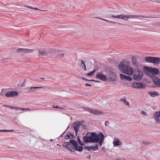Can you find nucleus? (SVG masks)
I'll return each instance as SVG.
<instances>
[{"instance_id": "f257e3e1", "label": "nucleus", "mask_w": 160, "mask_h": 160, "mask_svg": "<svg viewBox=\"0 0 160 160\" xmlns=\"http://www.w3.org/2000/svg\"><path fill=\"white\" fill-rule=\"evenodd\" d=\"M104 138V135L101 132L96 133L95 132H87L86 135L83 138V141L85 143L88 142H98L100 146Z\"/></svg>"}, {"instance_id": "f03ea898", "label": "nucleus", "mask_w": 160, "mask_h": 160, "mask_svg": "<svg viewBox=\"0 0 160 160\" xmlns=\"http://www.w3.org/2000/svg\"><path fill=\"white\" fill-rule=\"evenodd\" d=\"M63 146L72 152H74L76 150L81 152L83 150V147L78 145L77 141L74 140H70L69 142H65L63 144Z\"/></svg>"}, {"instance_id": "7ed1b4c3", "label": "nucleus", "mask_w": 160, "mask_h": 160, "mask_svg": "<svg viewBox=\"0 0 160 160\" xmlns=\"http://www.w3.org/2000/svg\"><path fill=\"white\" fill-rule=\"evenodd\" d=\"M119 68L122 72L128 75H132L134 72L133 68L131 67L122 62L119 64Z\"/></svg>"}, {"instance_id": "20e7f679", "label": "nucleus", "mask_w": 160, "mask_h": 160, "mask_svg": "<svg viewBox=\"0 0 160 160\" xmlns=\"http://www.w3.org/2000/svg\"><path fill=\"white\" fill-rule=\"evenodd\" d=\"M111 17L112 18H119L124 20H127L128 19L132 18H138L139 17H143L142 16H138V15H128L124 16L122 14L117 15V16H115L114 15H112Z\"/></svg>"}, {"instance_id": "39448f33", "label": "nucleus", "mask_w": 160, "mask_h": 160, "mask_svg": "<svg viewBox=\"0 0 160 160\" xmlns=\"http://www.w3.org/2000/svg\"><path fill=\"white\" fill-rule=\"evenodd\" d=\"M143 72L140 69L138 68L135 70L134 74L133 75L134 80L138 81L140 80L143 78Z\"/></svg>"}, {"instance_id": "423d86ee", "label": "nucleus", "mask_w": 160, "mask_h": 160, "mask_svg": "<svg viewBox=\"0 0 160 160\" xmlns=\"http://www.w3.org/2000/svg\"><path fill=\"white\" fill-rule=\"evenodd\" d=\"M146 70L148 71V73H152V75H157L159 73L158 69L156 68L146 67Z\"/></svg>"}, {"instance_id": "0eeeda50", "label": "nucleus", "mask_w": 160, "mask_h": 160, "mask_svg": "<svg viewBox=\"0 0 160 160\" xmlns=\"http://www.w3.org/2000/svg\"><path fill=\"white\" fill-rule=\"evenodd\" d=\"M96 77L97 78L103 81H105L107 79L106 76L104 75L102 72H98L97 74Z\"/></svg>"}, {"instance_id": "6e6552de", "label": "nucleus", "mask_w": 160, "mask_h": 160, "mask_svg": "<svg viewBox=\"0 0 160 160\" xmlns=\"http://www.w3.org/2000/svg\"><path fill=\"white\" fill-rule=\"evenodd\" d=\"M18 94V92L17 91H12L7 92L5 96L7 97H14L17 96Z\"/></svg>"}, {"instance_id": "1a4fd4ad", "label": "nucleus", "mask_w": 160, "mask_h": 160, "mask_svg": "<svg viewBox=\"0 0 160 160\" xmlns=\"http://www.w3.org/2000/svg\"><path fill=\"white\" fill-rule=\"evenodd\" d=\"M87 111L89 112L90 113H92L95 114H102L103 112H102L97 110L95 109H91L89 108H87L86 109Z\"/></svg>"}, {"instance_id": "9d476101", "label": "nucleus", "mask_w": 160, "mask_h": 160, "mask_svg": "<svg viewBox=\"0 0 160 160\" xmlns=\"http://www.w3.org/2000/svg\"><path fill=\"white\" fill-rule=\"evenodd\" d=\"M154 117L156 122L159 123L160 120V111L156 112L154 115Z\"/></svg>"}, {"instance_id": "9b49d317", "label": "nucleus", "mask_w": 160, "mask_h": 160, "mask_svg": "<svg viewBox=\"0 0 160 160\" xmlns=\"http://www.w3.org/2000/svg\"><path fill=\"white\" fill-rule=\"evenodd\" d=\"M120 78L122 80L126 79L129 81H131L132 79L131 77L126 76L122 74H120Z\"/></svg>"}, {"instance_id": "f8f14e48", "label": "nucleus", "mask_w": 160, "mask_h": 160, "mask_svg": "<svg viewBox=\"0 0 160 160\" xmlns=\"http://www.w3.org/2000/svg\"><path fill=\"white\" fill-rule=\"evenodd\" d=\"M81 125L80 122H77V123H75L73 125V128L76 132L77 133L78 132V129L80 127V126Z\"/></svg>"}, {"instance_id": "ddd939ff", "label": "nucleus", "mask_w": 160, "mask_h": 160, "mask_svg": "<svg viewBox=\"0 0 160 160\" xmlns=\"http://www.w3.org/2000/svg\"><path fill=\"white\" fill-rule=\"evenodd\" d=\"M151 63L154 64H158L160 61V58L158 57H153Z\"/></svg>"}, {"instance_id": "4468645a", "label": "nucleus", "mask_w": 160, "mask_h": 160, "mask_svg": "<svg viewBox=\"0 0 160 160\" xmlns=\"http://www.w3.org/2000/svg\"><path fill=\"white\" fill-rule=\"evenodd\" d=\"M132 86V87L135 88H140L141 87L142 84L140 82H133Z\"/></svg>"}, {"instance_id": "2eb2a0df", "label": "nucleus", "mask_w": 160, "mask_h": 160, "mask_svg": "<svg viewBox=\"0 0 160 160\" xmlns=\"http://www.w3.org/2000/svg\"><path fill=\"white\" fill-rule=\"evenodd\" d=\"M109 77L112 81H115L116 79V77L115 73L110 72L109 75Z\"/></svg>"}, {"instance_id": "dca6fc26", "label": "nucleus", "mask_w": 160, "mask_h": 160, "mask_svg": "<svg viewBox=\"0 0 160 160\" xmlns=\"http://www.w3.org/2000/svg\"><path fill=\"white\" fill-rule=\"evenodd\" d=\"M73 137V135L70 132L67 133L66 135L64 136V138L66 139H72Z\"/></svg>"}, {"instance_id": "f3484780", "label": "nucleus", "mask_w": 160, "mask_h": 160, "mask_svg": "<svg viewBox=\"0 0 160 160\" xmlns=\"http://www.w3.org/2000/svg\"><path fill=\"white\" fill-rule=\"evenodd\" d=\"M153 82L155 84L160 87V79L158 78H156L154 79Z\"/></svg>"}, {"instance_id": "a211bd4d", "label": "nucleus", "mask_w": 160, "mask_h": 160, "mask_svg": "<svg viewBox=\"0 0 160 160\" xmlns=\"http://www.w3.org/2000/svg\"><path fill=\"white\" fill-rule=\"evenodd\" d=\"M132 65L134 66L137 67L138 66V62L136 59L134 57H132Z\"/></svg>"}, {"instance_id": "6ab92c4d", "label": "nucleus", "mask_w": 160, "mask_h": 160, "mask_svg": "<svg viewBox=\"0 0 160 160\" xmlns=\"http://www.w3.org/2000/svg\"><path fill=\"white\" fill-rule=\"evenodd\" d=\"M120 100L122 101V102L124 103L125 105H126L128 106H129L130 104L128 101L126 100V99H121Z\"/></svg>"}, {"instance_id": "aec40b11", "label": "nucleus", "mask_w": 160, "mask_h": 160, "mask_svg": "<svg viewBox=\"0 0 160 160\" xmlns=\"http://www.w3.org/2000/svg\"><path fill=\"white\" fill-rule=\"evenodd\" d=\"M47 54L46 52L43 50H39V56L45 55Z\"/></svg>"}, {"instance_id": "412c9836", "label": "nucleus", "mask_w": 160, "mask_h": 160, "mask_svg": "<svg viewBox=\"0 0 160 160\" xmlns=\"http://www.w3.org/2000/svg\"><path fill=\"white\" fill-rule=\"evenodd\" d=\"M153 57H146L145 58V60L147 62L151 63Z\"/></svg>"}, {"instance_id": "4be33fe9", "label": "nucleus", "mask_w": 160, "mask_h": 160, "mask_svg": "<svg viewBox=\"0 0 160 160\" xmlns=\"http://www.w3.org/2000/svg\"><path fill=\"white\" fill-rule=\"evenodd\" d=\"M150 94L152 97H154L156 95H158L159 94L158 92L155 91L150 92H149Z\"/></svg>"}, {"instance_id": "5701e85b", "label": "nucleus", "mask_w": 160, "mask_h": 160, "mask_svg": "<svg viewBox=\"0 0 160 160\" xmlns=\"http://www.w3.org/2000/svg\"><path fill=\"white\" fill-rule=\"evenodd\" d=\"M24 50V52L25 53H29L31 52L34 50H32L31 49H29L28 48H24L23 49Z\"/></svg>"}, {"instance_id": "b1692460", "label": "nucleus", "mask_w": 160, "mask_h": 160, "mask_svg": "<svg viewBox=\"0 0 160 160\" xmlns=\"http://www.w3.org/2000/svg\"><path fill=\"white\" fill-rule=\"evenodd\" d=\"M114 144L115 145L118 146L121 144V142L118 139H116L115 141H114Z\"/></svg>"}, {"instance_id": "393cba45", "label": "nucleus", "mask_w": 160, "mask_h": 160, "mask_svg": "<svg viewBox=\"0 0 160 160\" xmlns=\"http://www.w3.org/2000/svg\"><path fill=\"white\" fill-rule=\"evenodd\" d=\"M98 144H95L94 146H92V148L94 151L98 149Z\"/></svg>"}, {"instance_id": "a878e982", "label": "nucleus", "mask_w": 160, "mask_h": 160, "mask_svg": "<svg viewBox=\"0 0 160 160\" xmlns=\"http://www.w3.org/2000/svg\"><path fill=\"white\" fill-rule=\"evenodd\" d=\"M24 7H27V8H31V9H34V10H40V11H45V10H40V9H38V8H33V7H30V6H25Z\"/></svg>"}, {"instance_id": "bb28decb", "label": "nucleus", "mask_w": 160, "mask_h": 160, "mask_svg": "<svg viewBox=\"0 0 160 160\" xmlns=\"http://www.w3.org/2000/svg\"><path fill=\"white\" fill-rule=\"evenodd\" d=\"M96 70L95 69H94L92 72H90L89 73H88L87 74V75L88 76H91L96 71Z\"/></svg>"}, {"instance_id": "cd10ccee", "label": "nucleus", "mask_w": 160, "mask_h": 160, "mask_svg": "<svg viewBox=\"0 0 160 160\" xmlns=\"http://www.w3.org/2000/svg\"><path fill=\"white\" fill-rule=\"evenodd\" d=\"M99 18V19H102L103 20L105 21H106V22H108L109 23H114L115 22H113V21H109V20H106V19H103V18Z\"/></svg>"}, {"instance_id": "c85d7f7f", "label": "nucleus", "mask_w": 160, "mask_h": 160, "mask_svg": "<svg viewBox=\"0 0 160 160\" xmlns=\"http://www.w3.org/2000/svg\"><path fill=\"white\" fill-rule=\"evenodd\" d=\"M42 87H32L30 88V89L32 91H33V89H38V88H42Z\"/></svg>"}, {"instance_id": "c756f323", "label": "nucleus", "mask_w": 160, "mask_h": 160, "mask_svg": "<svg viewBox=\"0 0 160 160\" xmlns=\"http://www.w3.org/2000/svg\"><path fill=\"white\" fill-rule=\"evenodd\" d=\"M23 49H24V48H18L17 49V51L18 52H24V50H23Z\"/></svg>"}, {"instance_id": "7c9ffc66", "label": "nucleus", "mask_w": 160, "mask_h": 160, "mask_svg": "<svg viewBox=\"0 0 160 160\" xmlns=\"http://www.w3.org/2000/svg\"><path fill=\"white\" fill-rule=\"evenodd\" d=\"M13 109H16L17 110H18V109H20L22 110H25V109L24 108H18L17 107H13Z\"/></svg>"}, {"instance_id": "2f4dec72", "label": "nucleus", "mask_w": 160, "mask_h": 160, "mask_svg": "<svg viewBox=\"0 0 160 160\" xmlns=\"http://www.w3.org/2000/svg\"><path fill=\"white\" fill-rule=\"evenodd\" d=\"M81 62L82 64H83V65L84 70H86L87 69H86V66L85 64H84V62L82 60H81Z\"/></svg>"}, {"instance_id": "473e14b6", "label": "nucleus", "mask_w": 160, "mask_h": 160, "mask_svg": "<svg viewBox=\"0 0 160 160\" xmlns=\"http://www.w3.org/2000/svg\"><path fill=\"white\" fill-rule=\"evenodd\" d=\"M12 131H13V130H0V132H12Z\"/></svg>"}, {"instance_id": "72a5a7b5", "label": "nucleus", "mask_w": 160, "mask_h": 160, "mask_svg": "<svg viewBox=\"0 0 160 160\" xmlns=\"http://www.w3.org/2000/svg\"><path fill=\"white\" fill-rule=\"evenodd\" d=\"M85 149L88 151H90L92 149V146L91 147H85Z\"/></svg>"}, {"instance_id": "f704fd0d", "label": "nucleus", "mask_w": 160, "mask_h": 160, "mask_svg": "<svg viewBox=\"0 0 160 160\" xmlns=\"http://www.w3.org/2000/svg\"><path fill=\"white\" fill-rule=\"evenodd\" d=\"M78 143L81 145H83V143L81 142V141L80 139L79 138H78Z\"/></svg>"}, {"instance_id": "c9c22d12", "label": "nucleus", "mask_w": 160, "mask_h": 160, "mask_svg": "<svg viewBox=\"0 0 160 160\" xmlns=\"http://www.w3.org/2000/svg\"><path fill=\"white\" fill-rule=\"evenodd\" d=\"M142 143L143 144L145 145H148L149 144L148 142L146 141H143L142 142Z\"/></svg>"}, {"instance_id": "e433bc0d", "label": "nucleus", "mask_w": 160, "mask_h": 160, "mask_svg": "<svg viewBox=\"0 0 160 160\" xmlns=\"http://www.w3.org/2000/svg\"><path fill=\"white\" fill-rule=\"evenodd\" d=\"M59 56L61 58H63L64 57V54H59Z\"/></svg>"}, {"instance_id": "4c0bfd02", "label": "nucleus", "mask_w": 160, "mask_h": 160, "mask_svg": "<svg viewBox=\"0 0 160 160\" xmlns=\"http://www.w3.org/2000/svg\"><path fill=\"white\" fill-rule=\"evenodd\" d=\"M142 113L143 114H144L145 115H147L146 112L145 111H142Z\"/></svg>"}, {"instance_id": "58836bf2", "label": "nucleus", "mask_w": 160, "mask_h": 160, "mask_svg": "<svg viewBox=\"0 0 160 160\" xmlns=\"http://www.w3.org/2000/svg\"><path fill=\"white\" fill-rule=\"evenodd\" d=\"M52 108H59V107L58 106H53Z\"/></svg>"}, {"instance_id": "ea45409f", "label": "nucleus", "mask_w": 160, "mask_h": 160, "mask_svg": "<svg viewBox=\"0 0 160 160\" xmlns=\"http://www.w3.org/2000/svg\"><path fill=\"white\" fill-rule=\"evenodd\" d=\"M85 85L86 86H88V87H89V86H92V85H90L89 84H88V83H86L85 84Z\"/></svg>"}, {"instance_id": "a19ab883", "label": "nucleus", "mask_w": 160, "mask_h": 160, "mask_svg": "<svg viewBox=\"0 0 160 160\" xmlns=\"http://www.w3.org/2000/svg\"><path fill=\"white\" fill-rule=\"evenodd\" d=\"M7 107L8 108H9L12 109H13V107H11L10 106H7Z\"/></svg>"}, {"instance_id": "79ce46f5", "label": "nucleus", "mask_w": 160, "mask_h": 160, "mask_svg": "<svg viewBox=\"0 0 160 160\" xmlns=\"http://www.w3.org/2000/svg\"><path fill=\"white\" fill-rule=\"evenodd\" d=\"M25 83L24 82H23V83H22V86H25Z\"/></svg>"}, {"instance_id": "37998d69", "label": "nucleus", "mask_w": 160, "mask_h": 160, "mask_svg": "<svg viewBox=\"0 0 160 160\" xmlns=\"http://www.w3.org/2000/svg\"><path fill=\"white\" fill-rule=\"evenodd\" d=\"M87 158H88L90 159L91 158V155H90L89 156H88V157H87Z\"/></svg>"}, {"instance_id": "c03bdc74", "label": "nucleus", "mask_w": 160, "mask_h": 160, "mask_svg": "<svg viewBox=\"0 0 160 160\" xmlns=\"http://www.w3.org/2000/svg\"><path fill=\"white\" fill-rule=\"evenodd\" d=\"M25 110H28L29 111H30V110L29 108H28V109H25Z\"/></svg>"}, {"instance_id": "a18cd8bd", "label": "nucleus", "mask_w": 160, "mask_h": 160, "mask_svg": "<svg viewBox=\"0 0 160 160\" xmlns=\"http://www.w3.org/2000/svg\"><path fill=\"white\" fill-rule=\"evenodd\" d=\"M59 109H62V110H63V108H62L59 107Z\"/></svg>"}, {"instance_id": "49530a36", "label": "nucleus", "mask_w": 160, "mask_h": 160, "mask_svg": "<svg viewBox=\"0 0 160 160\" xmlns=\"http://www.w3.org/2000/svg\"><path fill=\"white\" fill-rule=\"evenodd\" d=\"M116 160H122L120 159H119V158H117V159H116Z\"/></svg>"}, {"instance_id": "de8ad7c7", "label": "nucleus", "mask_w": 160, "mask_h": 160, "mask_svg": "<svg viewBox=\"0 0 160 160\" xmlns=\"http://www.w3.org/2000/svg\"><path fill=\"white\" fill-rule=\"evenodd\" d=\"M41 79L44 80V78H41Z\"/></svg>"}, {"instance_id": "09e8293b", "label": "nucleus", "mask_w": 160, "mask_h": 160, "mask_svg": "<svg viewBox=\"0 0 160 160\" xmlns=\"http://www.w3.org/2000/svg\"><path fill=\"white\" fill-rule=\"evenodd\" d=\"M82 79L84 80H85L86 79V78H82Z\"/></svg>"}, {"instance_id": "8fccbe9b", "label": "nucleus", "mask_w": 160, "mask_h": 160, "mask_svg": "<svg viewBox=\"0 0 160 160\" xmlns=\"http://www.w3.org/2000/svg\"><path fill=\"white\" fill-rule=\"evenodd\" d=\"M85 80H86V81H89V80L88 79H86Z\"/></svg>"}]
</instances>
